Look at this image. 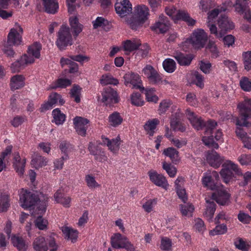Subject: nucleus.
Wrapping results in <instances>:
<instances>
[{"instance_id":"obj_23","label":"nucleus","mask_w":251,"mask_h":251,"mask_svg":"<svg viewBox=\"0 0 251 251\" xmlns=\"http://www.w3.org/2000/svg\"><path fill=\"white\" fill-rule=\"evenodd\" d=\"M186 116L193 127L199 130L202 128L204 126V123L201 118L196 115L194 112L187 109L186 111Z\"/></svg>"},{"instance_id":"obj_13","label":"nucleus","mask_w":251,"mask_h":251,"mask_svg":"<svg viewBox=\"0 0 251 251\" xmlns=\"http://www.w3.org/2000/svg\"><path fill=\"white\" fill-rule=\"evenodd\" d=\"M115 9L121 18H124L131 13L132 6L129 0H120L115 3Z\"/></svg>"},{"instance_id":"obj_34","label":"nucleus","mask_w":251,"mask_h":251,"mask_svg":"<svg viewBox=\"0 0 251 251\" xmlns=\"http://www.w3.org/2000/svg\"><path fill=\"white\" fill-rule=\"evenodd\" d=\"M179 21H182L186 23L188 26H194L196 23V21L191 17L190 14L186 10L179 9L177 23Z\"/></svg>"},{"instance_id":"obj_49","label":"nucleus","mask_w":251,"mask_h":251,"mask_svg":"<svg viewBox=\"0 0 251 251\" xmlns=\"http://www.w3.org/2000/svg\"><path fill=\"white\" fill-rule=\"evenodd\" d=\"M46 11L49 13H55L58 8V4L56 0H44Z\"/></svg>"},{"instance_id":"obj_33","label":"nucleus","mask_w":251,"mask_h":251,"mask_svg":"<svg viewBox=\"0 0 251 251\" xmlns=\"http://www.w3.org/2000/svg\"><path fill=\"white\" fill-rule=\"evenodd\" d=\"M179 21H182L186 23L188 26H194L196 23V21L191 17L190 14L186 10L179 9L177 23Z\"/></svg>"},{"instance_id":"obj_19","label":"nucleus","mask_w":251,"mask_h":251,"mask_svg":"<svg viewBox=\"0 0 251 251\" xmlns=\"http://www.w3.org/2000/svg\"><path fill=\"white\" fill-rule=\"evenodd\" d=\"M215 190L217 192L212 195V200H215L218 203L221 205L226 204L229 201V194L221 185H220Z\"/></svg>"},{"instance_id":"obj_41","label":"nucleus","mask_w":251,"mask_h":251,"mask_svg":"<svg viewBox=\"0 0 251 251\" xmlns=\"http://www.w3.org/2000/svg\"><path fill=\"white\" fill-rule=\"evenodd\" d=\"M179 210L182 216L190 217L195 210L194 206L190 203H185L179 205Z\"/></svg>"},{"instance_id":"obj_45","label":"nucleus","mask_w":251,"mask_h":251,"mask_svg":"<svg viewBox=\"0 0 251 251\" xmlns=\"http://www.w3.org/2000/svg\"><path fill=\"white\" fill-rule=\"evenodd\" d=\"M53 117L52 122L57 125H62L66 119L65 115L59 108L54 109L52 112Z\"/></svg>"},{"instance_id":"obj_39","label":"nucleus","mask_w":251,"mask_h":251,"mask_svg":"<svg viewBox=\"0 0 251 251\" xmlns=\"http://www.w3.org/2000/svg\"><path fill=\"white\" fill-rule=\"evenodd\" d=\"M11 242L19 251H25L27 248V245L25 243L24 239L16 235H13L11 238Z\"/></svg>"},{"instance_id":"obj_46","label":"nucleus","mask_w":251,"mask_h":251,"mask_svg":"<svg viewBox=\"0 0 251 251\" xmlns=\"http://www.w3.org/2000/svg\"><path fill=\"white\" fill-rule=\"evenodd\" d=\"M205 201L206 202V208L204 215L208 220H210L212 219L216 209L215 204L213 200H209L207 198H205Z\"/></svg>"},{"instance_id":"obj_59","label":"nucleus","mask_w":251,"mask_h":251,"mask_svg":"<svg viewBox=\"0 0 251 251\" xmlns=\"http://www.w3.org/2000/svg\"><path fill=\"white\" fill-rule=\"evenodd\" d=\"M35 226L40 230H46L47 229L48 221L42 216H38L35 220Z\"/></svg>"},{"instance_id":"obj_36","label":"nucleus","mask_w":251,"mask_h":251,"mask_svg":"<svg viewBox=\"0 0 251 251\" xmlns=\"http://www.w3.org/2000/svg\"><path fill=\"white\" fill-rule=\"evenodd\" d=\"M33 248L36 251H47L48 246L45 237L39 236L36 238L32 244Z\"/></svg>"},{"instance_id":"obj_44","label":"nucleus","mask_w":251,"mask_h":251,"mask_svg":"<svg viewBox=\"0 0 251 251\" xmlns=\"http://www.w3.org/2000/svg\"><path fill=\"white\" fill-rule=\"evenodd\" d=\"M25 78L21 75H16L11 79L10 85L12 90H17L24 86Z\"/></svg>"},{"instance_id":"obj_35","label":"nucleus","mask_w":251,"mask_h":251,"mask_svg":"<svg viewBox=\"0 0 251 251\" xmlns=\"http://www.w3.org/2000/svg\"><path fill=\"white\" fill-rule=\"evenodd\" d=\"M179 21H182L186 23L188 26H194L196 23V21L191 17L190 14L186 10L179 9L177 23Z\"/></svg>"},{"instance_id":"obj_25","label":"nucleus","mask_w":251,"mask_h":251,"mask_svg":"<svg viewBox=\"0 0 251 251\" xmlns=\"http://www.w3.org/2000/svg\"><path fill=\"white\" fill-rule=\"evenodd\" d=\"M61 229L66 239L71 240L72 243L76 241L78 235L77 230L66 226H62Z\"/></svg>"},{"instance_id":"obj_21","label":"nucleus","mask_w":251,"mask_h":251,"mask_svg":"<svg viewBox=\"0 0 251 251\" xmlns=\"http://www.w3.org/2000/svg\"><path fill=\"white\" fill-rule=\"evenodd\" d=\"M170 26V24L167 18L163 15L159 16V19L152 26L151 29L157 33L166 32Z\"/></svg>"},{"instance_id":"obj_11","label":"nucleus","mask_w":251,"mask_h":251,"mask_svg":"<svg viewBox=\"0 0 251 251\" xmlns=\"http://www.w3.org/2000/svg\"><path fill=\"white\" fill-rule=\"evenodd\" d=\"M144 75L152 84H159L162 82V76L152 66L147 65L142 70Z\"/></svg>"},{"instance_id":"obj_9","label":"nucleus","mask_w":251,"mask_h":251,"mask_svg":"<svg viewBox=\"0 0 251 251\" xmlns=\"http://www.w3.org/2000/svg\"><path fill=\"white\" fill-rule=\"evenodd\" d=\"M23 30L21 25L16 24L7 35V43L10 46H18L22 42Z\"/></svg>"},{"instance_id":"obj_14","label":"nucleus","mask_w":251,"mask_h":251,"mask_svg":"<svg viewBox=\"0 0 251 251\" xmlns=\"http://www.w3.org/2000/svg\"><path fill=\"white\" fill-rule=\"evenodd\" d=\"M219 178V175L216 171L208 172L204 174L202 178V183L203 185L207 188L210 190H215L218 188L219 185H217L215 183V180H217Z\"/></svg>"},{"instance_id":"obj_37","label":"nucleus","mask_w":251,"mask_h":251,"mask_svg":"<svg viewBox=\"0 0 251 251\" xmlns=\"http://www.w3.org/2000/svg\"><path fill=\"white\" fill-rule=\"evenodd\" d=\"M159 120L157 118L149 120L145 124L144 127L147 133L152 136L155 132L157 126L159 124Z\"/></svg>"},{"instance_id":"obj_30","label":"nucleus","mask_w":251,"mask_h":251,"mask_svg":"<svg viewBox=\"0 0 251 251\" xmlns=\"http://www.w3.org/2000/svg\"><path fill=\"white\" fill-rule=\"evenodd\" d=\"M208 163L213 167L218 168L221 164L223 158L216 151H212L208 153L206 156Z\"/></svg>"},{"instance_id":"obj_58","label":"nucleus","mask_w":251,"mask_h":251,"mask_svg":"<svg viewBox=\"0 0 251 251\" xmlns=\"http://www.w3.org/2000/svg\"><path fill=\"white\" fill-rule=\"evenodd\" d=\"M71 84V81L68 79L58 78L51 84V88H65Z\"/></svg>"},{"instance_id":"obj_61","label":"nucleus","mask_w":251,"mask_h":251,"mask_svg":"<svg viewBox=\"0 0 251 251\" xmlns=\"http://www.w3.org/2000/svg\"><path fill=\"white\" fill-rule=\"evenodd\" d=\"M162 167L166 171L168 175L171 177H174L176 176L177 172L176 168L170 163L164 162L162 164Z\"/></svg>"},{"instance_id":"obj_63","label":"nucleus","mask_w":251,"mask_h":251,"mask_svg":"<svg viewBox=\"0 0 251 251\" xmlns=\"http://www.w3.org/2000/svg\"><path fill=\"white\" fill-rule=\"evenodd\" d=\"M59 149L61 151L65 154L64 156L68 154L74 150L73 146L67 141H62L59 145Z\"/></svg>"},{"instance_id":"obj_57","label":"nucleus","mask_w":251,"mask_h":251,"mask_svg":"<svg viewBox=\"0 0 251 251\" xmlns=\"http://www.w3.org/2000/svg\"><path fill=\"white\" fill-rule=\"evenodd\" d=\"M174 6H169L165 8V12L174 21L175 23H177V19L178 16V10Z\"/></svg>"},{"instance_id":"obj_38","label":"nucleus","mask_w":251,"mask_h":251,"mask_svg":"<svg viewBox=\"0 0 251 251\" xmlns=\"http://www.w3.org/2000/svg\"><path fill=\"white\" fill-rule=\"evenodd\" d=\"M13 166L16 172L20 175L22 176L24 173L25 160H21L20 155L18 153L14 154Z\"/></svg>"},{"instance_id":"obj_17","label":"nucleus","mask_w":251,"mask_h":251,"mask_svg":"<svg viewBox=\"0 0 251 251\" xmlns=\"http://www.w3.org/2000/svg\"><path fill=\"white\" fill-rule=\"evenodd\" d=\"M125 84L128 86L129 84H131L134 88H136L142 91L144 87L141 86L142 80L140 76L133 73H127L124 76Z\"/></svg>"},{"instance_id":"obj_4","label":"nucleus","mask_w":251,"mask_h":251,"mask_svg":"<svg viewBox=\"0 0 251 251\" xmlns=\"http://www.w3.org/2000/svg\"><path fill=\"white\" fill-rule=\"evenodd\" d=\"M207 40V34L202 29L198 28L195 30L190 38L182 43L181 48L186 50L190 45L195 48L203 47Z\"/></svg>"},{"instance_id":"obj_26","label":"nucleus","mask_w":251,"mask_h":251,"mask_svg":"<svg viewBox=\"0 0 251 251\" xmlns=\"http://www.w3.org/2000/svg\"><path fill=\"white\" fill-rule=\"evenodd\" d=\"M54 199L57 203L61 204L65 207H69L71 206V198L69 196H64L63 191L58 190L54 195Z\"/></svg>"},{"instance_id":"obj_22","label":"nucleus","mask_w":251,"mask_h":251,"mask_svg":"<svg viewBox=\"0 0 251 251\" xmlns=\"http://www.w3.org/2000/svg\"><path fill=\"white\" fill-rule=\"evenodd\" d=\"M227 9V6L226 3L218 6L217 8L211 10L208 13L206 25L210 29V25H214V22L218 15L223 12H225Z\"/></svg>"},{"instance_id":"obj_5","label":"nucleus","mask_w":251,"mask_h":251,"mask_svg":"<svg viewBox=\"0 0 251 251\" xmlns=\"http://www.w3.org/2000/svg\"><path fill=\"white\" fill-rule=\"evenodd\" d=\"M237 108L241 119H236V125L239 126H249L251 123L247 121V119L251 118V98L245 100L243 103H239Z\"/></svg>"},{"instance_id":"obj_15","label":"nucleus","mask_w":251,"mask_h":251,"mask_svg":"<svg viewBox=\"0 0 251 251\" xmlns=\"http://www.w3.org/2000/svg\"><path fill=\"white\" fill-rule=\"evenodd\" d=\"M150 180L155 185L162 187L165 190L169 188V184L166 177L162 174H158L154 170H151L148 172Z\"/></svg>"},{"instance_id":"obj_32","label":"nucleus","mask_w":251,"mask_h":251,"mask_svg":"<svg viewBox=\"0 0 251 251\" xmlns=\"http://www.w3.org/2000/svg\"><path fill=\"white\" fill-rule=\"evenodd\" d=\"M179 21H182L186 23L188 26H194L196 23V21L191 17L190 14L186 10L179 9L177 23Z\"/></svg>"},{"instance_id":"obj_54","label":"nucleus","mask_w":251,"mask_h":251,"mask_svg":"<svg viewBox=\"0 0 251 251\" xmlns=\"http://www.w3.org/2000/svg\"><path fill=\"white\" fill-rule=\"evenodd\" d=\"M85 180L87 186L90 189H95L100 187V185L96 181L95 177L91 175H86Z\"/></svg>"},{"instance_id":"obj_62","label":"nucleus","mask_w":251,"mask_h":251,"mask_svg":"<svg viewBox=\"0 0 251 251\" xmlns=\"http://www.w3.org/2000/svg\"><path fill=\"white\" fill-rule=\"evenodd\" d=\"M214 5L215 2L213 0H200L199 7L201 11L206 12Z\"/></svg>"},{"instance_id":"obj_6","label":"nucleus","mask_w":251,"mask_h":251,"mask_svg":"<svg viewBox=\"0 0 251 251\" xmlns=\"http://www.w3.org/2000/svg\"><path fill=\"white\" fill-rule=\"evenodd\" d=\"M223 167L220 174L224 181L226 183L229 182L235 175L242 174L238 166L230 160L226 161L223 165Z\"/></svg>"},{"instance_id":"obj_20","label":"nucleus","mask_w":251,"mask_h":251,"mask_svg":"<svg viewBox=\"0 0 251 251\" xmlns=\"http://www.w3.org/2000/svg\"><path fill=\"white\" fill-rule=\"evenodd\" d=\"M121 142L122 141L119 135L112 140H109L105 136L101 137V144L106 146L108 149L114 153L119 151Z\"/></svg>"},{"instance_id":"obj_56","label":"nucleus","mask_w":251,"mask_h":251,"mask_svg":"<svg viewBox=\"0 0 251 251\" xmlns=\"http://www.w3.org/2000/svg\"><path fill=\"white\" fill-rule=\"evenodd\" d=\"M144 91H145V94L147 101L153 102H156L158 101V98L155 94V90L154 88H151L146 89H144ZM142 91H143V90Z\"/></svg>"},{"instance_id":"obj_60","label":"nucleus","mask_w":251,"mask_h":251,"mask_svg":"<svg viewBox=\"0 0 251 251\" xmlns=\"http://www.w3.org/2000/svg\"><path fill=\"white\" fill-rule=\"evenodd\" d=\"M194 83L200 88L204 87V77L198 72H194L192 74Z\"/></svg>"},{"instance_id":"obj_16","label":"nucleus","mask_w":251,"mask_h":251,"mask_svg":"<svg viewBox=\"0 0 251 251\" xmlns=\"http://www.w3.org/2000/svg\"><path fill=\"white\" fill-rule=\"evenodd\" d=\"M65 100L61 96L56 93H52L49 96L48 100L42 104L41 111L51 109L54 104L62 105L64 104Z\"/></svg>"},{"instance_id":"obj_24","label":"nucleus","mask_w":251,"mask_h":251,"mask_svg":"<svg viewBox=\"0 0 251 251\" xmlns=\"http://www.w3.org/2000/svg\"><path fill=\"white\" fill-rule=\"evenodd\" d=\"M102 96L101 100L106 105L118 101L117 92L110 87L104 89Z\"/></svg>"},{"instance_id":"obj_12","label":"nucleus","mask_w":251,"mask_h":251,"mask_svg":"<svg viewBox=\"0 0 251 251\" xmlns=\"http://www.w3.org/2000/svg\"><path fill=\"white\" fill-rule=\"evenodd\" d=\"M217 123L213 121L209 120L207 124L206 130L204 133V136L202 138V141L204 144L209 147L214 149H218L219 146L215 143L213 136L209 135L212 133V129L216 126Z\"/></svg>"},{"instance_id":"obj_3","label":"nucleus","mask_w":251,"mask_h":251,"mask_svg":"<svg viewBox=\"0 0 251 251\" xmlns=\"http://www.w3.org/2000/svg\"><path fill=\"white\" fill-rule=\"evenodd\" d=\"M217 25H210V33L220 40L228 31L234 29L232 21L226 15H221L217 20Z\"/></svg>"},{"instance_id":"obj_51","label":"nucleus","mask_w":251,"mask_h":251,"mask_svg":"<svg viewBox=\"0 0 251 251\" xmlns=\"http://www.w3.org/2000/svg\"><path fill=\"white\" fill-rule=\"evenodd\" d=\"M9 197L6 193H0V212L6 211L10 206Z\"/></svg>"},{"instance_id":"obj_31","label":"nucleus","mask_w":251,"mask_h":251,"mask_svg":"<svg viewBox=\"0 0 251 251\" xmlns=\"http://www.w3.org/2000/svg\"><path fill=\"white\" fill-rule=\"evenodd\" d=\"M69 24L75 36H77L83 30V25L79 22L76 15L72 16L69 18Z\"/></svg>"},{"instance_id":"obj_2","label":"nucleus","mask_w":251,"mask_h":251,"mask_svg":"<svg viewBox=\"0 0 251 251\" xmlns=\"http://www.w3.org/2000/svg\"><path fill=\"white\" fill-rule=\"evenodd\" d=\"M149 16V9L147 6L139 5L134 7L132 16L126 19L125 23L132 29L136 30L142 26Z\"/></svg>"},{"instance_id":"obj_42","label":"nucleus","mask_w":251,"mask_h":251,"mask_svg":"<svg viewBox=\"0 0 251 251\" xmlns=\"http://www.w3.org/2000/svg\"><path fill=\"white\" fill-rule=\"evenodd\" d=\"M123 121V119L121 114L114 112L109 115L108 117V123L110 126L112 127H117L121 125Z\"/></svg>"},{"instance_id":"obj_64","label":"nucleus","mask_w":251,"mask_h":251,"mask_svg":"<svg viewBox=\"0 0 251 251\" xmlns=\"http://www.w3.org/2000/svg\"><path fill=\"white\" fill-rule=\"evenodd\" d=\"M170 124L171 128L175 131L183 132L185 130V126L179 122L178 118H172Z\"/></svg>"},{"instance_id":"obj_7","label":"nucleus","mask_w":251,"mask_h":251,"mask_svg":"<svg viewBox=\"0 0 251 251\" xmlns=\"http://www.w3.org/2000/svg\"><path fill=\"white\" fill-rule=\"evenodd\" d=\"M73 44V38L69 27L63 25L60 27L57 34L56 44L60 50H64Z\"/></svg>"},{"instance_id":"obj_27","label":"nucleus","mask_w":251,"mask_h":251,"mask_svg":"<svg viewBox=\"0 0 251 251\" xmlns=\"http://www.w3.org/2000/svg\"><path fill=\"white\" fill-rule=\"evenodd\" d=\"M141 46V42L138 39L127 40L123 42L122 49L126 53L137 49Z\"/></svg>"},{"instance_id":"obj_8","label":"nucleus","mask_w":251,"mask_h":251,"mask_svg":"<svg viewBox=\"0 0 251 251\" xmlns=\"http://www.w3.org/2000/svg\"><path fill=\"white\" fill-rule=\"evenodd\" d=\"M111 245L115 249H125L127 251H135V247L127 239L119 233L114 234L111 237Z\"/></svg>"},{"instance_id":"obj_29","label":"nucleus","mask_w":251,"mask_h":251,"mask_svg":"<svg viewBox=\"0 0 251 251\" xmlns=\"http://www.w3.org/2000/svg\"><path fill=\"white\" fill-rule=\"evenodd\" d=\"M237 136L242 141L244 147L248 149L251 150V138L240 127H237L236 131Z\"/></svg>"},{"instance_id":"obj_1","label":"nucleus","mask_w":251,"mask_h":251,"mask_svg":"<svg viewBox=\"0 0 251 251\" xmlns=\"http://www.w3.org/2000/svg\"><path fill=\"white\" fill-rule=\"evenodd\" d=\"M41 49V46L39 43H35L30 46L28 48V55H23L19 59L12 64L11 71L14 73L18 72L26 65L33 63L35 61V59L40 57Z\"/></svg>"},{"instance_id":"obj_48","label":"nucleus","mask_w":251,"mask_h":251,"mask_svg":"<svg viewBox=\"0 0 251 251\" xmlns=\"http://www.w3.org/2000/svg\"><path fill=\"white\" fill-rule=\"evenodd\" d=\"M234 244L237 249L242 251H248L251 247V242L241 238H236Z\"/></svg>"},{"instance_id":"obj_10","label":"nucleus","mask_w":251,"mask_h":251,"mask_svg":"<svg viewBox=\"0 0 251 251\" xmlns=\"http://www.w3.org/2000/svg\"><path fill=\"white\" fill-rule=\"evenodd\" d=\"M19 196L20 205L24 209H26L33 205L36 201L35 195L26 189H21L19 193Z\"/></svg>"},{"instance_id":"obj_18","label":"nucleus","mask_w":251,"mask_h":251,"mask_svg":"<svg viewBox=\"0 0 251 251\" xmlns=\"http://www.w3.org/2000/svg\"><path fill=\"white\" fill-rule=\"evenodd\" d=\"M89 121L81 117H76L73 119V124L77 133L81 136H85L88 128Z\"/></svg>"},{"instance_id":"obj_53","label":"nucleus","mask_w":251,"mask_h":251,"mask_svg":"<svg viewBox=\"0 0 251 251\" xmlns=\"http://www.w3.org/2000/svg\"><path fill=\"white\" fill-rule=\"evenodd\" d=\"M82 88L78 85H74L70 90L71 97L74 99V100L79 103L81 100Z\"/></svg>"},{"instance_id":"obj_47","label":"nucleus","mask_w":251,"mask_h":251,"mask_svg":"<svg viewBox=\"0 0 251 251\" xmlns=\"http://www.w3.org/2000/svg\"><path fill=\"white\" fill-rule=\"evenodd\" d=\"M92 25L94 29L103 28L105 29L109 28L110 24L109 21L102 17H98L95 20L92 21Z\"/></svg>"},{"instance_id":"obj_55","label":"nucleus","mask_w":251,"mask_h":251,"mask_svg":"<svg viewBox=\"0 0 251 251\" xmlns=\"http://www.w3.org/2000/svg\"><path fill=\"white\" fill-rule=\"evenodd\" d=\"M164 69L168 73H172L176 69V64L175 61L171 58L165 59L163 62Z\"/></svg>"},{"instance_id":"obj_28","label":"nucleus","mask_w":251,"mask_h":251,"mask_svg":"<svg viewBox=\"0 0 251 251\" xmlns=\"http://www.w3.org/2000/svg\"><path fill=\"white\" fill-rule=\"evenodd\" d=\"M88 149L91 153L95 156V159L98 161L102 162L106 160L107 157L104 152L98 148L93 143H90Z\"/></svg>"},{"instance_id":"obj_52","label":"nucleus","mask_w":251,"mask_h":251,"mask_svg":"<svg viewBox=\"0 0 251 251\" xmlns=\"http://www.w3.org/2000/svg\"><path fill=\"white\" fill-rule=\"evenodd\" d=\"M100 81V83L102 85H106L108 84L117 85L119 84L118 80L113 77L110 74L103 75L101 76Z\"/></svg>"},{"instance_id":"obj_50","label":"nucleus","mask_w":251,"mask_h":251,"mask_svg":"<svg viewBox=\"0 0 251 251\" xmlns=\"http://www.w3.org/2000/svg\"><path fill=\"white\" fill-rule=\"evenodd\" d=\"M174 57L180 65H189L192 59L190 55H184L181 53H176Z\"/></svg>"},{"instance_id":"obj_43","label":"nucleus","mask_w":251,"mask_h":251,"mask_svg":"<svg viewBox=\"0 0 251 251\" xmlns=\"http://www.w3.org/2000/svg\"><path fill=\"white\" fill-rule=\"evenodd\" d=\"M163 153L169 157L174 163L178 162L180 160L178 151L172 147H169L164 150Z\"/></svg>"},{"instance_id":"obj_40","label":"nucleus","mask_w":251,"mask_h":251,"mask_svg":"<svg viewBox=\"0 0 251 251\" xmlns=\"http://www.w3.org/2000/svg\"><path fill=\"white\" fill-rule=\"evenodd\" d=\"M48 160L45 157L39 155H35L33 156L31 161V166L36 169H39L47 165Z\"/></svg>"}]
</instances>
